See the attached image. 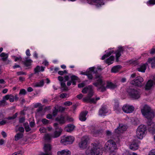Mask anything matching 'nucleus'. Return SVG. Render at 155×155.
Listing matches in <instances>:
<instances>
[{
  "label": "nucleus",
  "mask_w": 155,
  "mask_h": 155,
  "mask_svg": "<svg viewBox=\"0 0 155 155\" xmlns=\"http://www.w3.org/2000/svg\"><path fill=\"white\" fill-rule=\"evenodd\" d=\"M141 112L143 116L149 120L147 122L149 131L152 133L154 132L155 130V123L151 120L154 117L153 110L147 105H145L141 110Z\"/></svg>",
  "instance_id": "1"
},
{
  "label": "nucleus",
  "mask_w": 155,
  "mask_h": 155,
  "mask_svg": "<svg viewBox=\"0 0 155 155\" xmlns=\"http://www.w3.org/2000/svg\"><path fill=\"white\" fill-rule=\"evenodd\" d=\"M102 78V77L100 75L97 74H96L95 79H97V82L94 83L93 84L97 87V90H100L101 91L103 92L105 91L107 88L114 89L116 87L115 84L109 82H107V85L105 87V81L103 80Z\"/></svg>",
  "instance_id": "2"
},
{
  "label": "nucleus",
  "mask_w": 155,
  "mask_h": 155,
  "mask_svg": "<svg viewBox=\"0 0 155 155\" xmlns=\"http://www.w3.org/2000/svg\"><path fill=\"white\" fill-rule=\"evenodd\" d=\"M81 92L84 94H86L88 92L87 96L84 97L82 99L83 101L84 102L95 104L97 101L100 99L99 97H96L95 99L91 98L94 94L93 87L91 85H90L87 87H84Z\"/></svg>",
  "instance_id": "3"
},
{
  "label": "nucleus",
  "mask_w": 155,
  "mask_h": 155,
  "mask_svg": "<svg viewBox=\"0 0 155 155\" xmlns=\"http://www.w3.org/2000/svg\"><path fill=\"white\" fill-rule=\"evenodd\" d=\"M92 144L93 147L91 150L87 149L85 153L87 155H101L102 152L99 146L95 143H92Z\"/></svg>",
  "instance_id": "4"
},
{
  "label": "nucleus",
  "mask_w": 155,
  "mask_h": 155,
  "mask_svg": "<svg viewBox=\"0 0 155 155\" xmlns=\"http://www.w3.org/2000/svg\"><path fill=\"white\" fill-rule=\"evenodd\" d=\"M105 147L109 150L110 155H118L115 151L117 149L115 142L112 140H109L105 144Z\"/></svg>",
  "instance_id": "5"
},
{
  "label": "nucleus",
  "mask_w": 155,
  "mask_h": 155,
  "mask_svg": "<svg viewBox=\"0 0 155 155\" xmlns=\"http://www.w3.org/2000/svg\"><path fill=\"white\" fill-rule=\"evenodd\" d=\"M146 130V127L145 125L142 124L140 125L138 127L136 131L137 137L139 139H142Z\"/></svg>",
  "instance_id": "6"
},
{
  "label": "nucleus",
  "mask_w": 155,
  "mask_h": 155,
  "mask_svg": "<svg viewBox=\"0 0 155 155\" xmlns=\"http://www.w3.org/2000/svg\"><path fill=\"white\" fill-rule=\"evenodd\" d=\"M127 92L130 97L134 99H137L140 97V94L139 91L136 89H129Z\"/></svg>",
  "instance_id": "7"
},
{
  "label": "nucleus",
  "mask_w": 155,
  "mask_h": 155,
  "mask_svg": "<svg viewBox=\"0 0 155 155\" xmlns=\"http://www.w3.org/2000/svg\"><path fill=\"white\" fill-rule=\"evenodd\" d=\"M74 140V138L71 136H65L61 137V142L64 144H71L72 143Z\"/></svg>",
  "instance_id": "8"
},
{
  "label": "nucleus",
  "mask_w": 155,
  "mask_h": 155,
  "mask_svg": "<svg viewBox=\"0 0 155 155\" xmlns=\"http://www.w3.org/2000/svg\"><path fill=\"white\" fill-rule=\"evenodd\" d=\"M127 128V125L122 124H119V127L115 130L114 132L116 135H119L126 131Z\"/></svg>",
  "instance_id": "9"
},
{
  "label": "nucleus",
  "mask_w": 155,
  "mask_h": 155,
  "mask_svg": "<svg viewBox=\"0 0 155 155\" xmlns=\"http://www.w3.org/2000/svg\"><path fill=\"white\" fill-rule=\"evenodd\" d=\"M88 140V138L87 137H83L81 141L79 143V146L81 149H84L86 148L87 146V142Z\"/></svg>",
  "instance_id": "10"
},
{
  "label": "nucleus",
  "mask_w": 155,
  "mask_h": 155,
  "mask_svg": "<svg viewBox=\"0 0 155 155\" xmlns=\"http://www.w3.org/2000/svg\"><path fill=\"white\" fill-rule=\"evenodd\" d=\"M143 81V78L139 76L137 77L136 78L131 81L132 84L138 87H141L142 85V83Z\"/></svg>",
  "instance_id": "11"
},
{
  "label": "nucleus",
  "mask_w": 155,
  "mask_h": 155,
  "mask_svg": "<svg viewBox=\"0 0 155 155\" xmlns=\"http://www.w3.org/2000/svg\"><path fill=\"white\" fill-rule=\"evenodd\" d=\"M134 107L132 105L125 104L122 107L123 111L126 113H130L133 112L134 110Z\"/></svg>",
  "instance_id": "12"
},
{
  "label": "nucleus",
  "mask_w": 155,
  "mask_h": 155,
  "mask_svg": "<svg viewBox=\"0 0 155 155\" xmlns=\"http://www.w3.org/2000/svg\"><path fill=\"white\" fill-rule=\"evenodd\" d=\"M45 153H42L40 155H52L51 152V146L49 144H45L43 147Z\"/></svg>",
  "instance_id": "13"
},
{
  "label": "nucleus",
  "mask_w": 155,
  "mask_h": 155,
  "mask_svg": "<svg viewBox=\"0 0 155 155\" xmlns=\"http://www.w3.org/2000/svg\"><path fill=\"white\" fill-rule=\"evenodd\" d=\"M123 50V48L122 47L120 46L118 47V49L115 52V53L116 54V61H118V58L121 56Z\"/></svg>",
  "instance_id": "14"
},
{
  "label": "nucleus",
  "mask_w": 155,
  "mask_h": 155,
  "mask_svg": "<svg viewBox=\"0 0 155 155\" xmlns=\"http://www.w3.org/2000/svg\"><path fill=\"white\" fill-rule=\"evenodd\" d=\"M92 3L90 4L95 5L97 7H101L104 4L103 0H92Z\"/></svg>",
  "instance_id": "15"
},
{
  "label": "nucleus",
  "mask_w": 155,
  "mask_h": 155,
  "mask_svg": "<svg viewBox=\"0 0 155 155\" xmlns=\"http://www.w3.org/2000/svg\"><path fill=\"white\" fill-rule=\"evenodd\" d=\"M66 119V117L62 115L56 118L55 120L56 121L59 122L60 124H63L65 123Z\"/></svg>",
  "instance_id": "16"
},
{
  "label": "nucleus",
  "mask_w": 155,
  "mask_h": 155,
  "mask_svg": "<svg viewBox=\"0 0 155 155\" xmlns=\"http://www.w3.org/2000/svg\"><path fill=\"white\" fill-rule=\"evenodd\" d=\"M62 131L61 128H58V130H55L54 133L52 134V138H54L59 137L61 134Z\"/></svg>",
  "instance_id": "17"
},
{
  "label": "nucleus",
  "mask_w": 155,
  "mask_h": 155,
  "mask_svg": "<svg viewBox=\"0 0 155 155\" xmlns=\"http://www.w3.org/2000/svg\"><path fill=\"white\" fill-rule=\"evenodd\" d=\"M88 113L87 111L81 112L80 114L79 119L81 121H84L86 120V116Z\"/></svg>",
  "instance_id": "18"
},
{
  "label": "nucleus",
  "mask_w": 155,
  "mask_h": 155,
  "mask_svg": "<svg viewBox=\"0 0 155 155\" xmlns=\"http://www.w3.org/2000/svg\"><path fill=\"white\" fill-rule=\"evenodd\" d=\"M75 126L72 124H68L64 127V130L68 132H71L74 129Z\"/></svg>",
  "instance_id": "19"
},
{
  "label": "nucleus",
  "mask_w": 155,
  "mask_h": 155,
  "mask_svg": "<svg viewBox=\"0 0 155 155\" xmlns=\"http://www.w3.org/2000/svg\"><path fill=\"white\" fill-rule=\"evenodd\" d=\"M108 112L106 106H102L99 111V114L100 116H104Z\"/></svg>",
  "instance_id": "20"
},
{
  "label": "nucleus",
  "mask_w": 155,
  "mask_h": 155,
  "mask_svg": "<svg viewBox=\"0 0 155 155\" xmlns=\"http://www.w3.org/2000/svg\"><path fill=\"white\" fill-rule=\"evenodd\" d=\"M57 154L58 155H71V152L68 149H65L58 151Z\"/></svg>",
  "instance_id": "21"
},
{
  "label": "nucleus",
  "mask_w": 155,
  "mask_h": 155,
  "mask_svg": "<svg viewBox=\"0 0 155 155\" xmlns=\"http://www.w3.org/2000/svg\"><path fill=\"white\" fill-rule=\"evenodd\" d=\"M147 64H145L140 65L137 68V70L139 72H145L147 68Z\"/></svg>",
  "instance_id": "22"
},
{
  "label": "nucleus",
  "mask_w": 155,
  "mask_h": 155,
  "mask_svg": "<svg viewBox=\"0 0 155 155\" xmlns=\"http://www.w3.org/2000/svg\"><path fill=\"white\" fill-rule=\"evenodd\" d=\"M44 84V80H42L39 82H36L32 84V86L34 87H41Z\"/></svg>",
  "instance_id": "23"
},
{
  "label": "nucleus",
  "mask_w": 155,
  "mask_h": 155,
  "mask_svg": "<svg viewBox=\"0 0 155 155\" xmlns=\"http://www.w3.org/2000/svg\"><path fill=\"white\" fill-rule=\"evenodd\" d=\"M147 62L148 63L151 64L152 68H155V57L149 58Z\"/></svg>",
  "instance_id": "24"
},
{
  "label": "nucleus",
  "mask_w": 155,
  "mask_h": 155,
  "mask_svg": "<svg viewBox=\"0 0 155 155\" xmlns=\"http://www.w3.org/2000/svg\"><path fill=\"white\" fill-rule=\"evenodd\" d=\"M114 59V57L111 56L106 60L105 62L108 65H110L113 63Z\"/></svg>",
  "instance_id": "25"
},
{
  "label": "nucleus",
  "mask_w": 155,
  "mask_h": 155,
  "mask_svg": "<svg viewBox=\"0 0 155 155\" xmlns=\"http://www.w3.org/2000/svg\"><path fill=\"white\" fill-rule=\"evenodd\" d=\"M153 85V81L151 80H149L148 81L146 85L145 89H150Z\"/></svg>",
  "instance_id": "26"
},
{
  "label": "nucleus",
  "mask_w": 155,
  "mask_h": 155,
  "mask_svg": "<svg viewBox=\"0 0 155 155\" xmlns=\"http://www.w3.org/2000/svg\"><path fill=\"white\" fill-rule=\"evenodd\" d=\"M130 149L133 150H135L138 149V144L137 143H131L129 146Z\"/></svg>",
  "instance_id": "27"
},
{
  "label": "nucleus",
  "mask_w": 155,
  "mask_h": 155,
  "mask_svg": "<svg viewBox=\"0 0 155 155\" xmlns=\"http://www.w3.org/2000/svg\"><path fill=\"white\" fill-rule=\"evenodd\" d=\"M121 68L120 66L119 65L114 66L111 69V71L112 72L116 73L119 71Z\"/></svg>",
  "instance_id": "28"
},
{
  "label": "nucleus",
  "mask_w": 155,
  "mask_h": 155,
  "mask_svg": "<svg viewBox=\"0 0 155 155\" xmlns=\"http://www.w3.org/2000/svg\"><path fill=\"white\" fill-rule=\"evenodd\" d=\"M0 57L2 58V60L3 61H6L8 57V55L7 54L3 52L0 54Z\"/></svg>",
  "instance_id": "29"
},
{
  "label": "nucleus",
  "mask_w": 155,
  "mask_h": 155,
  "mask_svg": "<svg viewBox=\"0 0 155 155\" xmlns=\"http://www.w3.org/2000/svg\"><path fill=\"white\" fill-rule=\"evenodd\" d=\"M23 136V134L21 133H18L15 136V140L17 141L20 139Z\"/></svg>",
  "instance_id": "30"
},
{
  "label": "nucleus",
  "mask_w": 155,
  "mask_h": 155,
  "mask_svg": "<svg viewBox=\"0 0 155 155\" xmlns=\"http://www.w3.org/2000/svg\"><path fill=\"white\" fill-rule=\"evenodd\" d=\"M114 52V51L113 50H111L107 52V54H105L101 58V59L102 60H104L106 58H107L110 56L112 53Z\"/></svg>",
  "instance_id": "31"
},
{
  "label": "nucleus",
  "mask_w": 155,
  "mask_h": 155,
  "mask_svg": "<svg viewBox=\"0 0 155 155\" xmlns=\"http://www.w3.org/2000/svg\"><path fill=\"white\" fill-rule=\"evenodd\" d=\"M32 61L30 59H26L24 62V64L26 67H28L31 65Z\"/></svg>",
  "instance_id": "32"
},
{
  "label": "nucleus",
  "mask_w": 155,
  "mask_h": 155,
  "mask_svg": "<svg viewBox=\"0 0 155 155\" xmlns=\"http://www.w3.org/2000/svg\"><path fill=\"white\" fill-rule=\"evenodd\" d=\"M71 78L72 84L73 85H75L76 83L75 81L78 80V77L75 76L73 75L71 77Z\"/></svg>",
  "instance_id": "33"
},
{
  "label": "nucleus",
  "mask_w": 155,
  "mask_h": 155,
  "mask_svg": "<svg viewBox=\"0 0 155 155\" xmlns=\"http://www.w3.org/2000/svg\"><path fill=\"white\" fill-rule=\"evenodd\" d=\"M52 138V134H46L45 135V140H46L49 141Z\"/></svg>",
  "instance_id": "34"
},
{
  "label": "nucleus",
  "mask_w": 155,
  "mask_h": 155,
  "mask_svg": "<svg viewBox=\"0 0 155 155\" xmlns=\"http://www.w3.org/2000/svg\"><path fill=\"white\" fill-rule=\"evenodd\" d=\"M58 112L57 108L56 107H54V109L53 110V112L52 115L53 117H55L57 114L58 113Z\"/></svg>",
  "instance_id": "35"
},
{
  "label": "nucleus",
  "mask_w": 155,
  "mask_h": 155,
  "mask_svg": "<svg viewBox=\"0 0 155 155\" xmlns=\"http://www.w3.org/2000/svg\"><path fill=\"white\" fill-rule=\"evenodd\" d=\"M24 126L25 127L26 132H28L31 130V129L30 128L29 126L28 123L27 124H24Z\"/></svg>",
  "instance_id": "36"
},
{
  "label": "nucleus",
  "mask_w": 155,
  "mask_h": 155,
  "mask_svg": "<svg viewBox=\"0 0 155 155\" xmlns=\"http://www.w3.org/2000/svg\"><path fill=\"white\" fill-rule=\"evenodd\" d=\"M93 73H91V71H88L87 76L88 78L90 80H92L93 78L92 75Z\"/></svg>",
  "instance_id": "37"
},
{
  "label": "nucleus",
  "mask_w": 155,
  "mask_h": 155,
  "mask_svg": "<svg viewBox=\"0 0 155 155\" xmlns=\"http://www.w3.org/2000/svg\"><path fill=\"white\" fill-rule=\"evenodd\" d=\"M17 115L18 113H16L12 117H9L7 118V119L9 120H13L17 117Z\"/></svg>",
  "instance_id": "38"
},
{
  "label": "nucleus",
  "mask_w": 155,
  "mask_h": 155,
  "mask_svg": "<svg viewBox=\"0 0 155 155\" xmlns=\"http://www.w3.org/2000/svg\"><path fill=\"white\" fill-rule=\"evenodd\" d=\"M57 108L58 112H62L65 109V108L60 106H57Z\"/></svg>",
  "instance_id": "39"
},
{
  "label": "nucleus",
  "mask_w": 155,
  "mask_h": 155,
  "mask_svg": "<svg viewBox=\"0 0 155 155\" xmlns=\"http://www.w3.org/2000/svg\"><path fill=\"white\" fill-rule=\"evenodd\" d=\"M6 104V101H5L4 100H2L0 101V107L4 106Z\"/></svg>",
  "instance_id": "40"
},
{
  "label": "nucleus",
  "mask_w": 155,
  "mask_h": 155,
  "mask_svg": "<svg viewBox=\"0 0 155 155\" xmlns=\"http://www.w3.org/2000/svg\"><path fill=\"white\" fill-rule=\"evenodd\" d=\"M23 154V152L21 150H19L13 153L12 155H22Z\"/></svg>",
  "instance_id": "41"
},
{
  "label": "nucleus",
  "mask_w": 155,
  "mask_h": 155,
  "mask_svg": "<svg viewBox=\"0 0 155 155\" xmlns=\"http://www.w3.org/2000/svg\"><path fill=\"white\" fill-rule=\"evenodd\" d=\"M61 85L62 88H63L64 90H66L67 87L65 82H61Z\"/></svg>",
  "instance_id": "42"
},
{
  "label": "nucleus",
  "mask_w": 155,
  "mask_h": 155,
  "mask_svg": "<svg viewBox=\"0 0 155 155\" xmlns=\"http://www.w3.org/2000/svg\"><path fill=\"white\" fill-rule=\"evenodd\" d=\"M41 122L44 124H47L49 123V121L46 119H42Z\"/></svg>",
  "instance_id": "43"
},
{
  "label": "nucleus",
  "mask_w": 155,
  "mask_h": 155,
  "mask_svg": "<svg viewBox=\"0 0 155 155\" xmlns=\"http://www.w3.org/2000/svg\"><path fill=\"white\" fill-rule=\"evenodd\" d=\"M39 131L41 133H45L46 132V130L45 128L41 127L39 129Z\"/></svg>",
  "instance_id": "44"
},
{
  "label": "nucleus",
  "mask_w": 155,
  "mask_h": 155,
  "mask_svg": "<svg viewBox=\"0 0 155 155\" xmlns=\"http://www.w3.org/2000/svg\"><path fill=\"white\" fill-rule=\"evenodd\" d=\"M40 71V67L39 66H37L34 69V71L35 73H38Z\"/></svg>",
  "instance_id": "45"
},
{
  "label": "nucleus",
  "mask_w": 155,
  "mask_h": 155,
  "mask_svg": "<svg viewBox=\"0 0 155 155\" xmlns=\"http://www.w3.org/2000/svg\"><path fill=\"white\" fill-rule=\"evenodd\" d=\"M26 93V90L24 89H21L19 93V94H21L23 95H25Z\"/></svg>",
  "instance_id": "46"
},
{
  "label": "nucleus",
  "mask_w": 155,
  "mask_h": 155,
  "mask_svg": "<svg viewBox=\"0 0 155 155\" xmlns=\"http://www.w3.org/2000/svg\"><path fill=\"white\" fill-rule=\"evenodd\" d=\"M72 102L70 101H67L64 102V105L67 106H69L72 104Z\"/></svg>",
  "instance_id": "47"
},
{
  "label": "nucleus",
  "mask_w": 155,
  "mask_h": 155,
  "mask_svg": "<svg viewBox=\"0 0 155 155\" xmlns=\"http://www.w3.org/2000/svg\"><path fill=\"white\" fill-rule=\"evenodd\" d=\"M9 96V100L11 102H13L14 100V97L12 94H10Z\"/></svg>",
  "instance_id": "48"
},
{
  "label": "nucleus",
  "mask_w": 155,
  "mask_h": 155,
  "mask_svg": "<svg viewBox=\"0 0 155 155\" xmlns=\"http://www.w3.org/2000/svg\"><path fill=\"white\" fill-rule=\"evenodd\" d=\"M15 61L16 62L18 61H21L22 60V58L21 57L19 56L18 57H15Z\"/></svg>",
  "instance_id": "49"
},
{
  "label": "nucleus",
  "mask_w": 155,
  "mask_h": 155,
  "mask_svg": "<svg viewBox=\"0 0 155 155\" xmlns=\"http://www.w3.org/2000/svg\"><path fill=\"white\" fill-rule=\"evenodd\" d=\"M149 5H154L155 4V0H150L148 2Z\"/></svg>",
  "instance_id": "50"
},
{
  "label": "nucleus",
  "mask_w": 155,
  "mask_h": 155,
  "mask_svg": "<svg viewBox=\"0 0 155 155\" xmlns=\"http://www.w3.org/2000/svg\"><path fill=\"white\" fill-rule=\"evenodd\" d=\"M148 155H155V149L151 150L149 152Z\"/></svg>",
  "instance_id": "51"
},
{
  "label": "nucleus",
  "mask_w": 155,
  "mask_h": 155,
  "mask_svg": "<svg viewBox=\"0 0 155 155\" xmlns=\"http://www.w3.org/2000/svg\"><path fill=\"white\" fill-rule=\"evenodd\" d=\"M17 74L18 75H26V73L25 72H23L22 71H18L17 72Z\"/></svg>",
  "instance_id": "52"
},
{
  "label": "nucleus",
  "mask_w": 155,
  "mask_h": 155,
  "mask_svg": "<svg viewBox=\"0 0 155 155\" xmlns=\"http://www.w3.org/2000/svg\"><path fill=\"white\" fill-rule=\"evenodd\" d=\"M94 68L93 67H91L89 68V70L87 71H91V73L94 74L95 73L94 71Z\"/></svg>",
  "instance_id": "53"
},
{
  "label": "nucleus",
  "mask_w": 155,
  "mask_h": 155,
  "mask_svg": "<svg viewBox=\"0 0 155 155\" xmlns=\"http://www.w3.org/2000/svg\"><path fill=\"white\" fill-rule=\"evenodd\" d=\"M10 95H7L3 97V99L5 101L6 100H8L9 99L10 97Z\"/></svg>",
  "instance_id": "54"
},
{
  "label": "nucleus",
  "mask_w": 155,
  "mask_h": 155,
  "mask_svg": "<svg viewBox=\"0 0 155 155\" xmlns=\"http://www.w3.org/2000/svg\"><path fill=\"white\" fill-rule=\"evenodd\" d=\"M67 94L66 93H62L60 96V97L62 98H64L66 97Z\"/></svg>",
  "instance_id": "55"
},
{
  "label": "nucleus",
  "mask_w": 155,
  "mask_h": 155,
  "mask_svg": "<svg viewBox=\"0 0 155 155\" xmlns=\"http://www.w3.org/2000/svg\"><path fill=\"white\" fill-rule=\"evenodd\" d=\"M85 85V83L82 82L79 84L78 85V87L81 88L84 87Z\"/></svg>",
  "instance_id": "56"
},
{
  "label": "nucleus",
  "mask_w": 155,
  "mask_h": 155,
  "mask_svg": "<svg viewBox=\"0 0 155 155\" xmlns=\"http://www.w3.org/2000/svg\"><path fill=\"white\" fill-rule=\"evenodd\" d=\"M58 124L57 123H54L53 124L54 127L55 128V130H58V128H60V127H59L58 126Z\"/></svg>",
  "instance_id": "57"
},
{
  "label": "nucleus",
  "mask_w": 155,
  "mask_h": 155,
  "mask_svg": "<svg viewBox=\"0 0 155 155\" xmlns=\"http://www.w3.org/2000/svg\"><path fill=\"white\" fill-rule=\"evenodd\" d=\"M25 120V118L24 117L20 118L19 119V122L20 123H23Z\"/></svg>",
  "instance_id": "58"
},
{
  "label": "nucleus",
  "mask_w": 155,
  "mask_h": 155,
  "mask_svg": "<svg viewBox=\"0 0 155 155\" xmlns=\"http://www.w3.org/2000/svg\"><path fill=\"white\" fill-rule=\"evenodd\" d=\"M6 123V121L5 120L0 121V125H2L5 124Z\"/></svg>",
  "instance_id": "59"
},
{
  "label": "nucleus",
  "mask_w": 155,
  "mask_h": 155,
  "mask_svg": "<svg viewBox=\"0 0 155 155\" xmlns=\"http://www.w3.org/2000/svg\"><path fill=\"white\" fill-rule=\"evenodd\" d=\"M1 134L2 135L3 137L4 138H5L7 136V134L4 131H2L1 132Z\"/></svg>",
  "instance_id": "60"
},
{
  "label": "nucleus",
  "mask_w": 155,
  "mask_h": 155,
  "mask_svg": "<svg viewBox=\"0 0 155 155\" xmlns=\"http://www.w3.org/2000/svg\"><path fill=\"white\" fill-rule=\"evenodd\" d=\"M83 96V94H80L78 95L77 96V97L80 100L81 99L82 97Z\"/></svg>",
  "instance_id": "61"
},
{
  "label": "nucleus",
  "mask_w": 155,
  "mask_h": 155,
  "mask_svg": "<svg viewBox=\"0 0 155 155\" xmlns=\"http://www.w3.org/2000/svg\"><path fill=\"white\" fill-rule=\"evenodd\" d=\"M26 54L28 56H30L31 55V54L30 52V50L29 49H28L26 51Z\"/></svg>",
  "instance_id": "62"
},
{
  "label": "nucleus",
  "mask_w": 155,
  "mask_h": 155,
  "mask_svg": "<svg viewBox=\"0 0 155 155\" xmlns=\"http://www.w3.org/2000/svg\"><path fill=\"white\" fill-rule=\"evenodd\" d=\"M41 105V104L40 103H37L35 104L34 105V107L35 108H37L38 107H39Z\"/></svg>",
  "instance_id": "63"
},
{
  "label": "nucleus",
  "mask_w": 155,
  "mask_h": 155,
  "mask_svg": "<svg viewBox=\"0 0 155 155\" xmlns=\"http://www.w3.org/2000/svg\"><path fill=\"white\" fill-rule=\"evenodd\" d=\"M18 130L22 133H23L24 132V129L22 127H20L18 128Z\"/></svg>",
  "instance_id": "64"
}]
</instances>
